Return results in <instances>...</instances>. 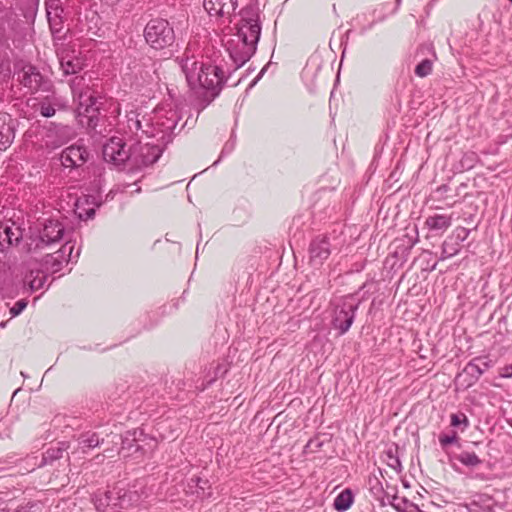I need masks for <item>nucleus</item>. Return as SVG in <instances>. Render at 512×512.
I'll list each match as a JSON object with an SVG mask.
<instances>
[{
	"label": "nucleus",
	"instance_id": "f257e3e1",
	"mask_svg": "<svg viewBox=\"0 0 512 512\" xmlns=\"http://www.w3.org/2000/svg\"><path fill=\"white\" fill-rule=\"evenodd\" d=\"M237 32L227 41V51L237 68L243 66L256 52L261 35L258 8L247 6L240 12Z\"/></svg>",
	"mask_w": 512,
	"mask_h": 512
},
{
	"label": "nucleus",
	"instance_id": "f03ea898",
	"mask_svg": "<svg viewBox=\"0 0 512 512\" xmlns=\"http://www.w3.org/2000/svg\"><path fill=\"white\" fill-rule=\"evenodd\" d=\"M180 65L189 87L202 97L201 108H205L219 95L225 82L224 72L218 66L188 57Z\"/></svg>",
	"mask_w": 512,
	"mask_h": 512
},
{
	"label": "nucleus",
	"instance_id": "7ed1b4c3",
	"mask_svg": "<svg viewBox=\"0 0 512 512\" xmlns=\"http://www.w3.org/2000/svg\"><path fill=\"white\" fill-rule=\"evenodd\" d=\"M91 76L86 74L76 76L70 81V88L73 98L77 101V115L79 122L90 129H95L98 121V107L96 106V97L90 87Z\"/></svg>",
	"mask_w": 512,
	"mask_h": 512
},
{
	"label": "nucleus",
	"instance_id": "20e7f679",
	"mask_svg": "<svg viewBox=\"0 0 512 512\" xmlns=\"http://www.w3.org/2000/svg\"><path fill=\"white\" fill-rule=\"evenodd\" d=\"M147 44L156 50L170 47L175 41V33L170 23L162 18L150 20L144 29Z\"/></svg>",
	"mask_w": 512,
	"mask_h": 512
},
{
	"label": "nucleus",
	"instance_id": "39448f33",
	"mask_svg": "<svg viewBox=\"0 0 512 512\" xmlns=\"http://www.w3.org/2000/svg\"><path fill=\"white\" fill-rule=\"evenodd\" d=\"M333 313L331 324L338 330L339 335H344L354 322L355 312L358 309V303L352 295H347L336 299L333 303Z\"/></svg>",
	"mask_w": 512,
	"mask_h": 512
},
{
	"label": "nucleus",
	"instance_id": "423d86ee",
	"mask_svg": "<svg viewBox=\"0 0 512 512\" xmlns=\"http://www.w3.org/2000/svg\"><path fill=\"white\" fill-rule=\"evenodd\" d=\"M63 235V224L58 220L48 219L44 222L39 234L31 237L30 243L27 244V252L41 251L54 243H58L62 240Z\"/></svg>",
	"mask_w": 512,
	"mask_h": 512
},
{
	"label": "nucleus",
	"instance_id": "0eeeda50",
	"mask_svg": "<svg viewBox=\"0 0 512 512\" xmlns=\"http://www.w3.org/2000/svg\"><path fill=\"white\" fill-rule=\"evenodd\" d=\"M103 159L115 166H121L127 161L132 163V146L126 149L122 138L112 137L103 146Z\"/></svg>",
	"mask_w": 512,
	"mask_h": 512
},
{
	"label": "nucleus",
	"instance_id": "6e6552de",
	"mask_svg": "<svg viewBox=\"0 0 512 512\" xmlns=\"http://www.w3.org/2000/svg\"><path fill=\"white\" fill-rule=\"evenodd\" d=\"M19 80L21 84L32 93L37 91L48 92L52 87L51 82L46 79L35 66L31 64L23 66L19 74Z\"/></svg>",
	"mask_w": 512,
	"mask_h": 512
},
{
	"label": "nucleus",
	"instance_id": "1a4fd4ad",
	"mask_svg": "<svg viewBox=\"0 0 512 512\" xmlns=\"http://www.w3.org/2000/svg\"><path fill=\"white\" fill-rule=\"evenodd\" d=\"M161 149L150 143L142 144L141 141L132 145V165L148 166L155 163L161 156Z\"/></svg>",
	"mask_w": 512,
	"mask_h": 512
},
{
	"label": "nucleus",
	"instance_id": "9d476101",
	"mask_svg": "<svg viewBox=\"0 0 512 512\" xmlns=\"http://www.w3.org/2000/svg\"><path fill=\"white\" fill-rule=\"evenodd\" d=\"M60 68L65 76L79 73L83 69V61L71 47L57 48Z\"/></svg>",
	"mask_w": 512,
	"mask_h": 512
},
{
	"label": "nucleus",
	"instance_id": "9b49d317",
	"mask_svg": "<svg viewBox=\"0 0 512 512\" xmlns=\"http://www.w3.org/2000/svg\"><path fill=\"white\" fill-rule=\"evenodd\" d=\"M23 238V229L14 221L8 220L0 224V247L4 251L17 245Z\"/></svg>",
	"mask_w": 512,
	"mask_h": 512
},
{
	"label": "nucleus",
	"instance_id": "f8f14e48",
	"mask_svg": "<svg viewBox=\"0 0 512 512\" xmlns=\"http://www.w3.org/2000/svg\"><path fill=\"white\" fill-rule=\"evenodd\" d=\"M88 156L89 153L85 147L81 145H71L62 151L60 160L64 167L77 168L86 163Z\"/></svg>",
	"mask_w": 512,
	"mask_h": 512
},
{
	"label": "nucleus",
	"instance_id": "ddd939ff",
	"mask_svg": "<svg viewBox=\"0 0 512 512\" xmlns=\"http://www.w3.org/2000/svg\"><path fill=\"white\" fill-rule=\"evenodd\" d=\"M203 6L211 16L226 18L231 22L230 18L237 8V0H204Z\"/></svg>",
	"mask_w": 512,
	"mask_h": 512
},
{
	"label": "nucleus",
	"instance_id": "4468645a",
	"mask_svg": "<svg viewBox=\"0 0 512 512\" xmlns=\"http://www.w3.org/2000/svg\"><path fill=\"white\" fill-rule=\"evenodd\" d=\"M15 138V125L9 114L0 113V150H7Z\"/></svg>",
	"mask_w": 512,
	"mask_h": 512
},
{
	"label": "nucleus",
	"instance_id": "2eb2a0df",
	"mask_svg": "<svg viewBox=\"0 0 512 512\" xmlns=\"http://www.w3.org/2000/svg\"><path fill=\"white\" fill-rule=\"evenodd\" d=\"M309 252L310 262L315 266L322 265L331 253L330 244L326 238H316L311 242Z\"/></svg>",
	"mask_w": 512,
	"mask_h": 512
},
{
	"label": "nucleus",
	"instance_id": "dca6fc26",
	"mask_svg": "<svg viewBox=\"0 0 512 512\" xmlns=\"http://www.w3.org/2000/svg\"><path fill=\"white\" fill-rule=\"evenodd\" d=\"M73 251V246L66 243L54 254H48L45 257V265L47 269L51 270L52 273H56L61 270L63 262H68L66 255L70 257Z\"/></svg>",
	"mask_w": 512,
	"mask_h": 512
},
{
	"label": "nucleus",
	"instance_id": "f3484780",
	"mask_svg": "<svg viewBox=\"0 0 512 512\" xmlns=\"http://www.w3.org/2000/svg\"><path fill=\"white\" fill-rule=\"evenodd\" d=\"M135 435H136V431H133V432H126V434L124 436H120L116 433H110L108 434L107 436L111 437V440H110V443L113 444V446H117L118 444V441L121 440V443H122V447L121 449L118 451V453L120 454L122 451L128 449H132V448H135V450L138 449V445L136 444V438H135ZM114 451V447H111V448H107L105 450L106 453L110 454L111 452ZM108 456H112V455H108Z\"/></svg>",
	"mask_w": 512,
	"mask_h": 512
},
{
	"label": "nucleus",
	"instance_id": "a211bd4d",
	"mask_svg": "<svg viewBox=\"0 0 512 512\" xmlns=\"http://www.w3.org/2000/svg\"><path fill=\"white\" fill-rule=\"evenodd\" d=\"M452 224V216L444 214H434L426 218L425 225L430 230L445 231Z\"/></svg>",
	"mask_w": 512,
	"mask_h": 512
},
{
	"label": "nucleus",
	"instance_id": "6ab92c4d",
	"mask_svg": "<svg viewBox=\"0 0 512 512\" xmlns=\"http://www.w3.org/2000/svg\"><path fill=\"white\" fill-rule=\"evenodd\" d=\"M105 443L104 437L94 431L82 433L78 438V445L82 449H93ZM85 452V450H83Z\"/></svg>",
	"mask_w": 512,
	"mask_h": 512
},
{
	"label": "nucleus",
	"instance_id": "aec40b11",
	"mask_svg": "<svg viewBox=\"0 0 512 512\" xmlns=\"http://www.w3.org/2000/svg\"><path fill=\"white\" fill-rule=\"evenodd\" d=\"M94 201L93 196L85 197L84 199H78L76 202V213L81 220L92 219L95 215V207L86 208L85 205H89V199Z\"/></svg>",
	"mask_w": 512,
	"mask_h": 512
},
{
	"label": "nucleus",
	"instance_id": "412c9836",
	"mask_svg": "<svg viewBox=\"0 0 512 512\" xmlns=\"http://www.w3.org/2000/svg\"><path fill=\"white\" fill-rule=\"evenodd\" d=\"M69 444L67 442H59L57 446L47 449L43 454V461L45 464L52 463L55 460L62 458L63 453L67 451Z\"/></svg>",
	"mask_w": 512,
	"mask_h": 512
},
{
	"label": "nucleus",
	"instance_id": "4be33fe9",
	"mask_svg": "<svg viewBox=\"0 0 512 512\" xmlns=\"http://www.w3.org/2000/svg\"><path fill=\"white\" fill-rule=\"evenodd\" d=\"M353 503V495L350 489L340 492L334 499L333 506L337 511L343 512L350 508Z\"/></svg>",
	"mask_w": 512,
	"mask_h": 512
},
{
	"label": "nucleus",
	"instance_id": "5701e85b",
	"mask_svg": "<svg viewBox=\"0 0 512 512\" xmlns=\"http://www.w3.org/2000/svg\"><path fill=\"white\" fill-rule=\"evenodd\" d=\"M46 279L47 276L42 275L40 271H31L30 274L26 276L25 282L28 284L31 291H37L44 286Z\"/></svg>",
	"mask_w": 512,
	"mask_h": 512
},
{
	"label": "nucleus",
	"instance_id": "b1692460",
	"mask_svg": "<svg viewBox=\"0 0 512 512\" xmlns=\"http://www.w3.org/2000/svg\"><path fill=\"white\" fill-rule=\"evenodd\" d=\"M127 126L129 128V130L139 138L138 141H141L142 136L147 133L142 128L141 120L138 118V115L133 112H131L127 116Z\"/></svg>",
	"mask_w": 512,
	"mask_h": 512
},
{
	"label": "nucleus",
	"instance_id": "393cba45",
	"mask_svg": "<svg viewBox=\"0 0 512 512\" xmlns=\"http://www.w3.org/2000/svg\"><path fill=\"white\" fill-rule=\"evenodd\" d=\"M52 6L49 5L47 7V17L50 25L51 32L55 35L57 33H60L62 31V20L58 13V7L54 8V16H52Z\"/></svg>",
	"mask_w": 512,
	"mask_h": 512
},
{
	"label": "nucleus",
	"instance_id": "a878e982",
	"mask_svg": "<svg viewBox=\"0 0 512 512\" xmlns=\"http://www.w3.org/2000/svg\"><path fill=\"white\" fill-rule=\"evenodd\" d=\"M456 459L467 467H476L482 463L476 453L470 451H462L456 456Z\"/></svg>",
	"mask_w": 512,
	"mask_h": 512
},
{
	"label": "nucleus",
	"instance_id": "bb28decb",
	"mask_svg": "<svg viewBox=\"0 0 512 512\" xmlns=\"http://www.w3.org/2000/svg\"><path fill=\"white\" fill-rule=\"evenodd\" d=\"M112 499V493L110 491L101 492L94 495L93 501L95 508L99 512H105Z\"/></svg>",
	"mask_w": 512,
	"mask_h": 512
},
{
	"label": "nucleus",
	"instance_id": "cd10ccee",
	"mask_svg": "<svg viewBox=\"0 0 512 512\" xmlns=\"http://www.w3.org/2000/svg\"><path fill=\"white\" fill-rule=\"evenodd\" d=\"M480 362L485 367L487 366L485 362H482L481 360L476 359L466 365V367L464 368V373H466L474 378L480 377L482 375V373L484 372V369L481 368V366H480Z\"/></svg>",
	"mask_w": 512,
	"mask_h": 512
},
{
	"label": "nucleus",
	"instance_id": "c85d7f7f",
	"mask_svg": "<svg viewBox=\"0 0 512 512\" xmlns=\"http://www.w3.org/2000/svg\"><path fill=\"white\" fill-rule=\"evenodd\" d=\"M491 498L486 494H475L472 496L471 502L466 505L469 511H472L473 506L489 507Z\"/></svg>",
	"mask_w": 512,
	"mask_h": 512
},
{
	"label": "nucleus",
	"instance_id": "c756f323",
	"mask_svg": "<svg viewBox=\"0 0 512 512\" xmlns=\"http://www.w3.org/2000/svg\"><path fill=\"white\" fill-rule=\"evenodd\" d=\"M432 61L429 59L422 60L415 68V74L418 77H426L432 72Z\"/></svg>",
	"mask_w": 512,
	"mask_h": 512
},
{
	"label": "nucleus",
	"instance_id": "7c9ffc66",
	"mask_svg": "<svg viewBox=\"0 0 512 512\" xmlns=\"http://www.w3.org/2000/svg\"><path fill=\"white\" fill-rule=\"evenodd\" d=\"M458 252H459V244L458 243L453 245V244H450L447 241H445L442 245L441 259L444 260V259L451 258V257L455 256L456 254H458Z\"/></svg>",
	"mask_w": 512,
	"mask_h": 512
},
{
	"label": "nucleus",
	"instance_id": "2f4dec72",
	"mask_svg": "<svg viewBox=\"0 0 512 512\" xmlns=\"http://www.w3.org/2000/svg\"><path fill=\"white\" fill-rule=\"evenodd\" d=\"M39 113L43 117L49 118L55 115V108L48 102L42 101L39 103Z\"/></svg>",
	"mask_w": 512,
	"mask_h": 512
},
{
	"label": "nucleus",
	"instance_id": "473e14b6",
	"mask_svg": "<svg viewBox=\"0 0 512 512\" xmlns=\"http://www.w3.org/2000/svg\"><path fill=\"white\" fill-rule=\"evenodd\" d=\"M459 437L457 436L456 432H453L451 435H440L439 436V443L442 446V448H445L446 446L456 443L458 441Z\"/></svg>",
	"mask_w": 512,
	"mask_h": 512
},
{
	"label": "nucleus",
	"instance_id": "72a5a7b5",
	"mask_svg": "<svg viewBox=\"0 0 512 512\" xmlns=\"http://www.w3.org/2000/svg\"><path fill=\"white\" fill-rule=\"evenodd\" d=\"M27 306V301L22 299L17 301L13 307L10 308L12 317L18 316Z\"/></svg>",
	"mask_w": 512,
	"mask_h": 512
},
{
	"label": "nucleus",
	"instance_id": "f704fd0d",
	"mask_svg": "<svg viewBox=\"0 0 512 512\" xmlns=\"http://www.w3.org/2000/svg\"><path fill=\"white\" fill-rule=\"evenodd\" d=\"M461 424H464V427L468 425V419L464 414H452L451 415V425L456 427Z\"/></svg>",
	"mask_w": 512,
	"mask_h": 512
},
{
	"label": "nucleus",
	"instance_id": "c9c22d12",
	"mask_svg": "<svg viewBox=\"0 0 512 512\" xmlns=\"http://www.w3.org/2000/svg\"><path fill=\"white\" fill-rule=\"evenodd\" d=\"M12 510V500H6L0 496V512H10Z\"/></svg>",
	"mask_w": 512,
	"mask_h": 512
},
{
	"label": "nucleus",
	"instance_id": "e433bc0d",
	"mask_svg": "<svg viewBox=\"0 0 512 512\" xmlns=\"http://www.w3.org/2000/svg\"><path fill=\"white\" fill-rule=\"evenodd\" d=\"M455 232H456V238L459 241H464L470 233V231L464 227H458Z\"/></svg>",
	"mask_w": 512,
	"mask_h": 512
},
{
	"label": "nucleus",
	"instance_id": "4c0bfd02",
	"mask_svg": "<svg viewBox=\"0 0 512 512\" xmlns=\"http://www.w3.org/2000/svg\"><path fill=\"white\" fill-rule=\"evenodd\" d=\"M405 508L402 510V512H421L420 509L413 503H409L407 501H404ZM398 511H401V508L399 505H397Z\"/></svg>",
	"mask_w": 512,
	"mask_h": 512
},
{
	"label": "nucleus",
	"instance_id": "58836bf2",
	"mask_svg": "<svg viewBox=\"0 0 512 512\" xmlns=\"http://www.w3.org/2000/svg\"><path fill=\"white\" fill-rule=\"evenodd\" d=\"M163 126V129L164 130H172L176 127L177 125V116L175 113L172 114V117L169 119V122L168 124H164L162 123L161 124Z\"/></svg>",
	"mask_w": 512,
	"mask_h": 512
},
{
	"label": "nucleus",
	"instance_id": "ea45409f",
	"mask_svg": "<svg viewBox=\"0 0 512 512\" xmlns=\"http://www.w3.org/2000/svg\"><path fill=\"white\" fill-rule=\"evenodd\" d=\"M192 481L196 483V486H197L200 490H202V491H204V490H205L204 485L206 484V481H204V480H202V479H200V478L192 479Z\"/></svg>",
	"mask_w": 512,
	"mask_h": 512
},
{
	"label": "nucleus",
	"instance_id": "a19ab883",
	"mask_svg": "<svg viewBox=\"0 0 512 512\" xmlns=\"http://www.w3.org/2000/svg\"><path fill=\"white\" fill-rule=\"evenodd\" d=\"M264 72H265V68H263V69L261 70V72L259 73V75L257 76V78L255 79V81H254V82H256V81H257V80H258V79L263 75V73H264Z\"/></svg>",
	"mask_w": 512,
	"mask_h": 512
},
{
	"label": "nucleus",
	"instance_id": "79ce46f5",
	"mask_svg": "<svg viewBox=\"0 0 512 512\" xmlns=\"http://www.w3.org/2000/svg\"><path fill=\"white\" fill-rule=\"evenodd\" d=\"M503 376H505V377H510V376H512V371H511V372H508V371H507V372H505V373L503 374Z\"/></svg>",
	"mask_w": 512,
	"mask_h": 512
},
{
	"label": "nucleus",
	"instance_id": "37998d69",
	"mask_svg": "<svg viewBox=\"0 0 512 512\" xmlns=\"http://www.w3.org/2000/svg\"><path fill=\"white\" fill-rule=\"evenodd\" d=\"M509 371H512V365H511V368H509Z\"/></svg>",
	"mask_w": 512,
	"mask_h": 512
},
{
	"label": "nucleus",
	"instance_id": "c03bdc74",
	"mask_svg": "<svg viewBox=\"0 0 512 512\" xmlns=\"http://www.w3.org/2000/svg\"><path fill=\"white\" fill-rule=\"evenodd\" d=\"M512 3V0H509Z\"/></svg>",
	"mask_w": 512,
	"mask_h": 512
}]
</instances>
